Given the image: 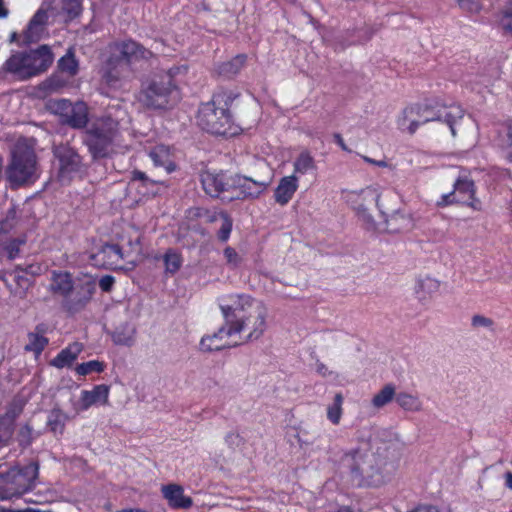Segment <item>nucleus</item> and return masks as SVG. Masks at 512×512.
I'll return each mask as SVG.
<instances>
[{
    "label": "nucleus",
    "instance_id": "obj_1",
    "mask_svg": "<svg viewBox=\"0 0 512 512\" xmlns=\"http://www.w3.org/2000/svg\"><path fill=\"white\" fill-rule=\"evenodd\" d=\"M349 472L350 482L357 487H380L389 482L396 464L387 455L386 445L375 447L370 442L346 452L341 460Z\"/></svg>",
    "mask_w": 512,
    "mask_h": 512
},
{
    "label": "nucleus",
    "instance_id": "obj_2",
    "mask_svg": "<svg viewBox=\"0 0 512 512\" xmlns=\"http://www.w3.org/2000/svg\"><path fill=\"white\" fill-rule=\"evenodd\" d=\"M219 305L228 325V334H238L243 341H252L265 332L267 309L260 301L245 294H235L221 298Z\"/></svg>",
    "mask_w": 512,
    "mask_h": 512
},
{
    "label": "nucleus",
    "instance_id": "obj_3",
    "mask_svg": "<svg viewBox=\"0 0 512 512\" xmlns=\"http://www.w3.org/2000/svg\"><path fill=\"white\" fill-rule=\"evenodd\" d=\"M464 116V110L459 105L435 104L415 105L404 109L402 116L398 119V126L403 131L413 134L419 126L430 121H443L451 131L452 136L456 135L455 126Z\"/></svg>",
    "mask_w": 512,
    "mask_h": 512
},
{
    "label": "nucleus",
    "instance_id": "obj_4",
    "mask_svg": "<svg viewBox=\"0 0 512 512\" xmlns=\"http://www.w3.org/2000/svg\"><path fill=\"white\" fill-rule=\"evenodd\" d=\"M231 94L213 95L211 101L201 104L198 110L197 123L199 127L211 134L232 136L237 133L233 126L228 105L232 102Z\"/></svg>",
    "mask_w": 512,
    "mask_h": 512
},
{
    "label": "nucleus",
    "instance_id": "obj_5",
    "mask_svg": "<svg viewBox=\"0 0 512 512\" xmlns=\"http://www.w3.org/2000/svg\"><path fill=\"white\" fill-rule=\"evenodd\" d=\"M119 123L110 116L95 120L85 131L84 144L94 160L109 157L119 142Z\"/></svg>",
    "mask_w": 512,
    "mask_h": 512
},
{
    "label": "nucleus",
    "instance_id": "obj_6",
    "mask_svg": "<svg viewBox=\"0 0 512 512\" xmlns=\"http://www.w3.org/2000/svg\"><path fill=\"white\" fill-rule=\"evenodd\" d=\"M38 470L36 462H30L23 467L0 464V500L20 497L32 490L38 477Z\"/></svg>",
    "mask_w": 512,
    "mask_h": 512
},
{
    "label": "nucleus",
    "instance_id": "obj_7",
    "mask_svg": "<svg viewBox=\"0 0 512 512\" xmlns=\"http://www.w3.org/2000/svg\"><path fill=\"white\" fill-rule=\"evenodd\" d=\"M187 66H177L170 69L169 73L153 79L142 92L143 103L153 109H169L175 106L181 99L180 90L173 83V76Z\"/></svg>",
    "mask_w": 512,
    "mask_h": 512
},
{
    "label": "nucleus",
    "instance_id": "obj_8",
    "mask_svg": "<svg viewBox=\"0 0 512 512\" xmlns=\"http://www.w3.org/2000/svg\"><path fill=\"white\" fill-rule=\"evenodd\" d=\"M36 171V155L32 147L18 142L11 155L6 176L12 185H22L32 179Z\"/></svg>",
    "mask_w": 512,
    "mask_h": 512
},
{
    "label": "nucleus",
    "instance_id": "obj_9",
    "mask_svg": "<svg viewBox=\"0 0 512 512\" xmlns=\"http://www.w3.org/2000/svg\"><path fill=\"white\" fill-rule=\"evenodd\" d=\"M110 59L108 64H131L149 61L153 53L135 40L116 41L108 46Z\"/></svg>",
    "mask_w": 512,
    "mask_h": 512
},
{
    "label": "nucleus",
    "instance_id": "obj_10",
    "mask_svg": "<svg viewBox=\"0 0 512 512\" xmlns=\"http://www.w3.org/2000/svg\"><path fill=\"white\" fill-rule=\"evenodd\" d=\"M53 154L59 162L58 177L61 182L70 181L81 170V157L69 145L60 144L54 146Z\"/></svg>",
    "mask_w": 512,
    "mask_h": 512
},
{
    "label": "nucleus",
    "instance_id": "obj_11",
    "mask_svg": "<svg viewBox=\"0 0 512 512\" xmlns=\"http://www.w3.org/2000/svg\"><path fill=\"white\" fill-rule=\"evenodd\" d=\"M124 255L117 244H104L90 255L91 265L105 269H121Z\"/></svg>",
    "mask_w": 512,
    "mask_h": 512
},
{
    "label": "nucleus",
    "instance_id": "obj_12",
    "mask_svg": "<svg viewBox=\"0 0 512 512\" xmlns=\"http://www.w3.org/2000/svg\"><path fill=\"white\" fill-rule=\"evenodd\" d=\"M265 181H256L243 175H233L231 190L238 191L232 199L258 198L268 187Z\"/></svg>",
    "mask_w": 512,
    "mask_h": 512
},
{
    "label": "nucleus",
    "instance_id": "obj_13",
    "mask_svg": "<svg viewBox=\"0 0 512 512\" xmlns=\"http://www.w3.org/2000/svg\"><path fill=\"white\" fill-rule=\"evenodd\" d=\"M200 180L204 191L211 197H218L222 192L231 190L232 175L223 171H203Z\"/></svg>",
    "mask_w": 512,
    "mask_h": 512
},
{
    "label": "nucleus",
    "instance_id": "obj_14",
    "mask_svg": "<svg viewBox=\"0 0 512 512\" xmlns=\"http://www.w3.org/2000/svg\"><path fill=\"white\" fill-rule=\"evenodd\" d=\"M78 72V66H59L58 70L38 87V95L45 97L47 94L57 92L65 87L70 78Z\"/></svg>",
    "mask_w": 512,
    "mask_h": 512
},
{
    "label": "nucleus",
    "instance_id": "obj_15",
    "mask_svg": "<svg viewBox=\"0 0 512 512\" xmlns=\"http://www.w3.org/2000/svg\"><path fill=\"white\" fill-rule=\"evenodd\" d=\"M109 386L95 385L92 390H82L77 403L78 411H86L93 405H106L109 399Z\"/></svg>",
    "mask_w": 512,
    "mask_h": 512
},
{
    "label": "nucleus",
    "instance_id": "obj_16",
    "mask_svg": "<svg viewBox=\"0 0 512 512\" xmlns=\"http://www.w3.org/2000/svg\"><path fill=\"white\" fill-rule=\"evenodd\" d=\"M94 287L90 284L77 287L71 294L69 293L63 302V307L70 314H75L83 310L89 303Z\"/></svg>",
    "mask_w": 512,
    "mask_h": 512
},
{
    "label": "nucleus",
    "instance_id": "obj_17",
    "mask_svg": "<svg viewBox=\"0 0 512 512\" xmlns=\"http://www.w3.org/2000/svg\"><path fill=\"white\" fill-rule=\"evenodd\" d=\"M163 497L173 509H188L193 505L192 498L184 494V489L178 484H168L161 488Z\"/></svg>",
    "mask_w": 512,
    "mask_h": 512
},
{
    "label": "nucleus",
    "instance_id": "obj_18",
    "mask_svg": "<svg viewBox=\"0 0 512 512\" xmlns=\"http://www.w3.org/2000/svg\"><path fill=\"white\" fill-rule=\"evenodd\" d=\"M299 186L295 175L284 176L280 179L275 191L274 199L280 205H286L294 196Z\"/></svg>",
    "mask_w": 512,
    "mask_h": 512
},
{
    "label": "nucleus",
    "instance_id": "obj_19",
    "mask_svg": "<svg viewBox=\"0 0 512 512\" xmlns=\"http://www.w3.org/2000/svg\"><path fill=\"white\" fill-rule=\"evenodd\" d=\"M61 122L74 129H82L86 127L88 123L87 105L82 101L72 103L67 115H65Z\"/></svg>",
    "mask_w": 512,
    "mask_h": 512
},
{
    "label": "nucleus",
    "instance_id": "obj_20",
    "mask_svg": "<svg viewBox=\"0 0 512 512\" xmlns=\"http://www.w3.org/2000/svg\"><path fill=\"white\" fill-rule=\"evenodd\" d=\"M228 330V325L225 322L217 332L213 333L212 335H206L202 337L200 341V349L204 352H212L230 346L224 341L225 338L232 336V334H228Z\"/></svg>",
    "mask_w": 512,
    "mask_h": 512
},
{
    "label": "nucleus",
    "instance_id": "obj_21",
    "mask_svg": "<svg viewBox=\"0 0 512 512\" xmlns=\"http://www.w3.org/2000/svg\"><path fill=\"white\" fill-rule=\"evenodd\" d=\"M83 351V344L80 342H73L66 348L62 349L55 358L51 360V365L58 369L70 367Z\"/></svg>",
    "mask_w": 512,
    "mask_h": 512
},
{
    "label": "nucleus",
    "instance_id": "obj_22",
    "mask_svg": "<svg viewBox=\"0 0 512 512\" xmlns=\"http://www.w3.org/2000/svg\"><path fill=\"white\" fill-rule=\"evenodd\" d=\"M21 411V404H13L8 409L5 418L0 423V445L7 443L11 439L14 431V420Z\"/></svg>",
    "mask_w": 512,
    "mask_h": 512
},
{
    "label": "nucleus",
    "instance_id": "obj_23",
    "mask_svg": "<svg viewBox=\"0 0 512 512\" xmlns=\"http://www.w3.org/2000/svg\"><path fill=\"white\" fill-rule=\"evenodd\" d=\"M149 156L155 166L163 167L167 173L175 170L176 166L171 158L170 149L165 145H157L150 152Z\"/></svg>",
    "mask_w": 512,
    "mask_h": 512
},
{
    "label": "nucleus",
    "instance_id": "obj_24",
    "mask_svg": "<svg viewBox=\"0 0 512 512\" xmlns=\"http://www.w3.org/2000/svg\"><path fill=\"white\" fill-rule=\"evenodd\" d=\"M397 405L406 412H420L423 409V402L417 394L401 391L396 395Z\"/></svg>",
    "mask_w": 512,
    "mask_h": 512
},
{
    "label": "nucleus",
    "instance_id": "obj_25",
    "mask_svg": "<svg viewBox=\"0 0 512 512\" xmlns=\"http://www.w3.org/2000/svg\"><path fill=\"white\" fill-rule=\"evenodd\" d=\"M50 287L54 293L66 297L73 290V283L70 274L66 272H54Z\"/></svg>",
    "mask_w": 512,
    "mask_h": 512
},
{
    "label": "nucleus",
    "instance_id": "obj_26",
    "mask_svg": "<svg viewBox=\"0 0 512 512\" xmlns=\"http://www.w3.org/2000/svg\"><path fill=\"white\" fill-rule=\"evenodd\" d=\"M440 288V282L431 277H424L417 281L415 292L420 300H426L437 293Z\"/></svg>",
    "mask_w": 512,
    "mask_h": 512
},
{
    "label": "nucleus",
    "instance_id": "obj_27",
    "mask_svg": "<svg viewBox=\"0 0 512 512\" xmlns=\"http://www.w3.org/2000/svg\"><path fill=\"white\" fill-rule=\"evenodd\" d=\"M454 192L460 202H465L467 197L475 195L474 181L467 175L459 176L454 183Z\"/></svg>",
    "mask_w": 512,
    "mask_h": 512
},
{
    "label": "nucleus",
    "instance_id": "obj_28",
    "mask_svg": "<svg viewBox=\"0 0 512 512\" xmlns=\"http://www.w3.org/2000/svg\"><path fill=\"white\" fill-rule=\"evenodd\" d=\"M294 173L292 175H305L316 169L315 160L307 150L302 151L293 163Z\"/></svg>",
    "mask_w": 512,
    "mask_h": 512
},
{
    "label": "nucleus",
    "instance_id": "obj_29",
    "mask_svg": "<svg viewBox=\"0 0 512 512\" xmlns=\"http://www.w3.org/2000/svg\"><path fill=\"white\" fill-rule=\"evenodd\" d=\"M497 22L502 31L512 37V0H508L499 10Z\"/></svg>",
    "mask_w": 512,
    "mask_h": 512
},
{
    "label": "nucleus",
    "instance_id": "obj_30",
    "mask_svg": "<svg viewBox=\"0 0 512 512\" xmlns=\"http://www.w3.org/2000/svg\"><path fill=\"white\" fill-rule=\"evenodd\" d=\"M396 391L393 384H386L378 393L372 398V405L376 409H380L390 403L393 399L396 400Z\"/></svg>",
    "mask_w": 512,
    "mask_h": 512
},
{
    "label": "nucleus",
    "instance_id": "obj_31",
    "mask_svg": "<svg viewBox=\"0 0 512 512\" xmlns=\"http://www.w3.org/2000/svg\"><path fill=\"white\" fill-rule=\"evenodd\" d=\"M135 334V328L131 324L125 323L116 328L113 333V341L119 345L129 346L132 344Z\"/></svg>",
    "mask_w": 512,
    "mask_h": 512
},
{
    "label": "nucleus",
    "instance_id": "obj_32",
    "mask_svg": "<svg viewBox=\"0 0 512 512\" xmlns=\"http://www.w3.org/2000/svg\"><path fill=\"white\" fill-rule=\"evenodd\" d=\"M165 273L175 274L182 266L183 259L181 254L175 249H168L163 255Z\"/></svg>",
    "mask_w": 512,
    "mask_h": 512
},
{
    "label": "nucleus",
    "instance_id": "obj_33",
    "mask_svg": "<svg viewBox=\"0 0 512 512\" xmlns=\"http://www.w3.org/2000/svg\"><path fill=\"white\" fill-rule=\"evenodd\" d=\"M18 224L16 209L14 206L8 209L5 216L0 219V242L10 232H12Z\"/></svg>",
    "mask_w": 512,
    "mask_h": 512
},
{
    "label": "nucleus",
    "instance_id": "obj_34",
    "mask_svg": "<svg viewBox=\"0 0 512 512\" xmlns=\"http://www.w3.org/2000/svg\"><path fill=\"white\" fill-rule=\"evenodd\" d=\"M67 415L60 409H53L47 419V425L54 434H62L64 431Z\"/></svg>",
    "mask_w": 512,
    "mask_h": 512
},
{
    "label": "nucleus",
    "instance_id": "obj_35",
    "mask_svg": "<svg viewBox=\"0 0 512 512\" xmlns=\"http://www.w3.org/2000/svg\"><path fill=\"white\" fill-rule=\"evenodd\" d=\"M344 398L341 393H337L334 396L333 403L327 407V419L334 425L340 423L343 414Z\"/></svg>",
    "mask_w": 512,
    "mask_h": 512
},
{
    "label": "nucleus",
    "instance_id": "obj_36",
    "mask_svg": "<svg viewBox=\"0 0 512 512\" xmlns=\"http://www.w3.org/2000/svg\"><path fill=\"white\" fill-rule=\"evenodd\" d=\"M48 344V339L36 332L28 334V343L25 345V350L33 352L35 356H39Z\"/></svg>",
    "mask_w": 512,
    "mask_h": 512
},
{
    "label": "nucleus",
    "instance_id": "obj_37",
    "mask_svg": "<svg viewBox=\"0 0 512 512\" xmlns=\"http://www.w3.org/2000/svg\"><path fill=\"white\" fill-rule=\"evenodd\" d=\"M45 30V27H40L39 25H35L29 21L22 33V44L29 45L38 42L45 33Z\"/></svg>",
    "mask_w": 512,
    "mask_h": 512
},
{
    "label": "nucleus",
    "instance_id": "obj_38",
    "mask_svg": "<svg viewBox=\"0 0 512 512\" xmlns=\"http://www.w3.org/2000/svg\"><path fill=\"white\" fill-rule=\"evenodd\" d=\"M45 30V27H40L39 25H35L29 21L22 33V44L29 45L38 42L45 33Z\"/></svg>",
    "mask_w": 512,
    "mask_h": 512
},
{
    "label": "nucleus",
    "instance_id": "obj_39",
    "mask_svg": "<svg viewBox=\"0 0 512 512\" xmlns=\"http://www.w3.org/2000/svg\"><path fill=\"white\" fill-rule=\"evenodd\" d=\"M61 4L67 21L76 19L83 11L82 0H61Z\"/></svg>",
    "mask_w": 512,
    "mask_h": 512
},
{
    "label": "nucleus",
    "instance_id": "obj_40",
    "mask_svg": "<svg viewBox=\"0 0 512 512\" xmlns=\"http://www.w3.org/2000/svg\"><path fill=\"white\" fill-rule=\"evenodd\" d=\"M105 363L99 360H90L88 362H84L78 364L75 367V372L79 376H86L91 373H102L105 370Z\"/></svg>",
    "mask_w": 512,
    "mask_h": 512
},
{
    "label": "nucleus",
    "instance_id": "obj_41",
    "mask_svg": "<svg viewBox=\"0 0 512 512\" xmlns=\"http://www.w3.org/2000/svg\"><path fill=\"white\" fill-rule=\"evenodd\" d=\"M72 102L67 99H51L47 102L48 110L59 116L60 121L67 115L69 108L71 107Z\"/></svg>",
    "mask_w": 512,
    "mask_h": 512
},
{
    "label": "nucleus",
    "instance_id": "obj_42",
    "mask_svg": "<svg viewBox=\"0 0 512 512\" xmlns=\"http://www.w3.org/2000/svg\"><path fill=\"white\" fill-rule=\"evenodd\" d=\"M380 194L375 187H367L359 192L353 191L348 194V201H353L356 198H362L367 202H375L376 206L379 204Z\"/></svg>",
    "mask_w": 512,
    "mask_h": 512
},
{
    "label": "nucleus",
    "instance_id": "obj_43",
    "mask_svg": "<svg viewBox=\"0 0 512 512\" xmlns=\"http://www.w3.org/2000/svg\"><path fill=\"white\" fill-rule=\"evenodd\" d=\"M32 63L40 61V64H53L54 55L48 45H40L34 50H30Z\"/></svg>",
    "mask_w": 512,
    "mask_h": 512
},
{
    "label": "nucleus",
    "instance_id": "obj_44",
    "mask_svg": "<svg viewBox=\"0 0 512 512\" xmlns=\"http://www.w3.org/2000/svg\"><path fill=\"white\" fill-rule=\"evenodd\" d=\"M220 216L222 219V224H221V227L218 232V238H219V240L226 242L229 239L231 231H232V220L225 213H221Z\"/></svg>",
    "mask_w": 512,
    "mask_h": 512
},
{
    "label": "nucleus",
    "instance_id": "obj_45",
    "mask_svg": "<svg viewBox=\"0 0 512 512\" xmlns=\"http://www.w3.org/2000/svg\"><path fill=\"white\" fill-rule=\"evenodd\" d=\"M25 243L24 239L21 238H14L11 239L7 245L5 246V251L8 254V258L10 260H14L19 256L20 253V246Z\"/></svg>",
    "mask_w": 512,
    "mask_h": 512
},
{
    "label": "nucleus",
    "instance_id": "obj_46",
    "mask_svg": "<svg viewBox=\"0 0 512 512\" xmlns=\"http://www.w3.org/2000/svg\"><path fill=\"white\" fill-rule=\"evenodd\" d=\"M4 64H32L30 51H19L13 53Z\"/></svg>",
    "mask_w": 512,
    "mask_h": 512
},
{
    "label": "nucleus",
    "instance_id": "obj_47",
    "mask_svg": "<svg viewBox=\"0 0 512 512\" xmlns=\"http://www.w3.org/2000/svg\"><path fill=\"white\" fill-rule=\"evenodd\" d=\"M224 257L226 259V262L227 264L231 267V268H236L240 265V263L242 262V257L238 254V252L228 246L224 249Z\"/></svg>",
    "mask_w": 512,
    "mask_h": 512
},
{
    "label": "nucleus",
    "instance_id": "obj_48",
    "mask_svg": "<svg viewBox=\"0 0 512 512\" xmlns=\"http://www.w3.org/2000/svg\"><path fill=\"white\" fill-rule=\"evenodd\" d=\"M49 20L48 11L42 7H40L34 15L29 20L31 23L35 25L43 26L46 28Z\"/></svg>",
    "mask_w": 512,
    "mask_h": 512
},
{
    "label": "nucleus",
    "instance_id": "obj_49",
    "mask_svg": "<svg viewBox=\"0 0 512 512\" xmlns=\"http://www.w3.org/2000/svg\"><path fill=\"white\" fill-rule=\"evenodd\" d=\"M471 324L473 327L479 328H486L490 331L494 330V322L492 319L482 316V315H475L472 317Z\"/></svg>",
    "mask_w": 512,
    "mask_h": 512
},
{
    "label": "nucleus",
    "instance_id": "obj_50",
    "mask_svg": "<svg viewBox=\"0 0 512 512\" xmlns=\"http://www.w3.org/2000/svg\"><path fill=\"white\" fill-rule=\"evenodd\" d=\"M459 7L469 13H478L481 10V4L475 0H457Z\"/></svg>",
    "mask_w": 512,
    "mask_h": 512
},
{
    "label": "nucleus",
    "instance_id": "obj_51",
    "mask_svg": "<svg viewBox=\"0 0 512 512\" xmlns=\"http://www.w3.org/2000/svg\"><path fill=\"white\" fill-rule=\"evenodd\" d=\"M460 202L454 190L452 192L442 194L440 199L437 200L436 205L438 207H445L453 203Z\"/></svg>",
    "mask_w": 512,
    "mask_h": 512
},
{
    "label": "nucleus",
    "instance_id": "obj_52",
    "mask_svg": "<svg viewBox=\"0 0 512 512\" xmlns=\"http://www.w3.org/2000/svg\"><path fill=\"white\" fill-rule=\"evenodd\" d=\"M32 429L28 425L22 427L18 434V440L21 445L27 446L32 441Z\"/></svg>",
    "mask_w": 512,
    "mask_h": 512
},
{
    "label": "nucleus",
    "instance_id": "obj_53",
    "mask_svg": "<svg viewBox=\"0 0 512 512\" xmlns=\"http://www.w3.org/2000/svg\"><path fill=\"white\" fill-rule=\"evenodd\" d=\"M361 158L368 164L387 169L388 172L392 173L394 171V166L391 163L387 162L386 160H375V159L365 156V155H361Z\"/></svg>",
    "mask_w": 512,
    "mask_h": 512
},
{
    "label": "nucleus",
    "instance_id": "obj_54",
    "mask_svg": "<svg viewBox=\"0 0 512 512\" xmlns=\"http://www.w3.org/2000/svg\"><path fill=\"white\" fill-rule=\"evenodd\" d=\"M504 132L506 133L507 141L506 145L509 148V159L512 161V120L508 121L503 126Z\"/></svg>",
    "mask_w": 512,
    "mask_h": 512
},
{
    "label": "nucleus",
    "instance_id": "obj_55",
    "mask_svg": "<svg viewBox=\"0 0 512 512\" xmlns=\"http://www.w3.org/2000/svg\"><path fill=\"white\" fill-rule=\"evenodd\" d=\"M116 67L117 66H111L110 69L104 75L106 83L112 87H117L118 79L115 76L117 73Z\"/></svg>",
    "mask_w": 512,
    "mask_h": 512
},
{
    "label": "nucleus",
    "instance_id": "obj_56",
    "mask_svg": "<svg viewBox=\"0 0 512 512\" xmlns=\"http://www.w3.org/2000/svg\"><path fill=\"white\" fill-rule=\"evenodd\" d=\"M57 64H78L75 58V53L73 48H69L65 55H63L58 61Z\"/></svg>",
    "mask_w": 512,
    "mask_h": 512
},
{
    "label": "nucleus",
    "instance_id": "obj_57",
    "mask_svg": "<svg viewBox=\"0 0 512 512\" xmlns=\"http://www.w3.org/2000/svg\"><path fill=\"white\" fill-rule=\"evenodd\" d=\"M113 284H114V277H112L110 275L103 276L99 280V287L104 292L110 291Z\"/></svg>",
    "mask_w": 512,
    "mask_h": 512
},
{
    "label": "nucleus",
    "instance_id": "obj_58",
    "mask_svg": "<svg viewBox=\"0 0 512 512\" xmlns=\"http://www.w3.org/2000/svg\"><path fill=\"white\" fill-rule=\"evenodd\" d=\"M463 203L475 211H480L482 209V203L478 198L475 197V195L472 197H467L466 201Z\"/></svg>",
    "mask_w": 512,
    "mask_h": 512
},
{
    "label": "nucleus",
    "instance_id": "obj_59",
    "mask_svg": "<svg viewBox=\"0 0 512 512\" xmlns=\"http://www.w3.org/2000/svg\"><path fill=\"white\" fill-rule=\"evenodd\" d=\"M51 500H52L51 494H44V495L37 494L35 499H33V498L25 499L26 502H31V503H36V504L47 503V502H50Z\"/></svg>",
    "mask_w": 512,
    "mask_h": 512
},
{
    "label": "nucleus",
    "instance_id": "obj_60",
    "mask_svg": "<svg viewBox=\"0 0 512 512\" xmlns=\"http://www.w3.org/2000/svg\"><path fill=\"white\" fill-rule=\"evenodd\" d=\"M136 181L142 182L143 184L150 182L147 175L142 171H134L132 173L131 184H134Z\"/></svg>",
    "mask_w": 512,
    "mask_h": 512
},
{
    "label": "nucleus",
    "instance_id": "obj_61",
    "mask_svg": "<svg viewBox=\"0 0 512 512\" xmlns=\"http://www.w3.org/2000/svg\"><path fill=\"white\" fill-rule=\"evenodd\" d=\"M36 67L37 66H14V65H11V66H6V72L13 74V75H18L25 69L34 70Z\"/></svg>",
    "mask_w": 512,
    "mask_h": 512
},
{
    "label": "nucleus",
    "instance_id": "obj_62",
    "mask_svg": "<svg viewBox=\"0 0 512 512\" xmlns=\"http://www.w3.org/2000/svg\"><path fill=\"white\" fill-rule=\"evenodd\" d=\"M408 512H439L438 508L432 505L418 506Z\"/></svg>",
    "mask_w": 512,
    "mask_h": 512
},
{
    "label": "nucleus",
    "instance_id": "obj_63",
    "mask_svg": "<svg viewBox=\"0 0 512 512\" xmlns=\"http://www.w3.org/2000/svg\"><path fill=\"white\" fill-rule=\"evenodd\" d=\"M316 371L323 377H327L328 375L332 374V372L329 371L323 363L317 364Z\"/></svg>",
    "mask_w": 512,
    "mask_h": 512
},
{
    "label": "nucleus",
    "instance_id": "obj_64",
    "mask_svg": "<svg viewBox=\"0 0 512 512\" xmlns=\"http://www.w3.org/2000/svg\"><path fill=\"white\" fill-rule=\"evenodd\" d=\"M504 479H505V486L508 489L512 490V472H510V471L505 472Z\"/></svg>",
    "mask_w": 512,
    "mask_h": 512
}]
</instances>
